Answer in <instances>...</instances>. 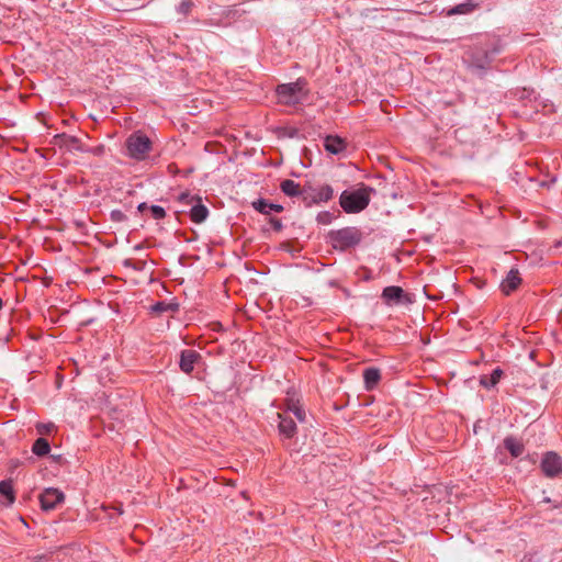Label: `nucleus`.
<instances>
[{"mask_svg": "<svg viewBox=\"0 0 562 562\" xmlns=\"http://www.w3.org/2000/svg\"><path fill=\"white\" fill-rule=\"evenodd\" d=\"M373 188L362 186L356 190H345L340 194L339 203L346 213H359L370 203V195Z\"/></svg>", "mask_w": 562, "mask_h": 562, "instance_id": "f257e3e1", "label": "nucleus"}, {"mask_svg": "<svg viewBox=\"0 0 562 562\" xmlns=\"http://www.w3.org/2000/svg\"><path fill=\"white\" fill-rule=\"evenodd\" d=\"M277 94L279 103L284 105H296L307 99V89L304 80L278 86Z\"/></svg>", "mask_w": 562, "mask_h": 562, "instance_id": "f03ea898", "label": "nucleus"}, {"mask_svg": "<svg viewBox=\"0 0 562 562\" xmlns=\"http://www.w3.org/2000/svg\"><path fill=\"white\" fill-rule=\"evenodd\" d=\"M362 234L357 227H344L328 234L329 241L335 249L347 250L361 241Z\"/></svg>", "mask_w": 562, "mask_h": 562, "instance_id": "7ed1b4c3", "label": "nucleus"}, {"mask_svg": "<svg viewBox=\"0 0 562 562\" xmlns=\"http://www.w3.org/2000/svg\"><path fill=\"white\" fill-rule=\"evenodd\" d=\"M316 134L318 137H322V135L317 133L316 128L311 124H303L301 127L285 125L277 128L278 138H312V140H316Z\"/></svg>", "mask_w": 562, "mask_h": 562, "instance_id": "20e7f679", "label": "nucleus"}, {"mask_svg": "<svg viewBox=\"0 0 562 562\" xmlns=\"http://www.w3.org/2000/svg\"><path fill=\"white\" fill-rule=\"evenodd\" d=\"M540 467L547 477H557L562 473V458L557 452L549 451L542 457Z\"/></svg>", "mask_w": 562, "mask_h": 562, "instance_id": "39448f33", "label": "nucleus"}, {"mask_svg": "<svg viewBox=\"0 0 562 562\" xmlns=\"http://www.w3.org/2000/svg\"><path fill=\"white\" fill-rule=\"evenodd\" d=\"M463 61L468 64L470 68L482 70L490 65L491 57L486 50L481 48H473L465 53Z\"/></svg>", "mask_w": 562, "mask_h": 562, "instance_id": "423d86ee", "label": "nucleus"}, {"mask_svg": "<svg viewBox=\"0 0 562 562\" xmlns=\"http://www.w3.org/2000/svg\"><path fill=\"white\" fill-rule=\"evenodd\" d=\"M65 495L61 491L48 487L40 495L41 508L45 512L53 510L58 504L63 503Z\"/></svg>", "mask_w": 562, "mask_h": 562, "instance_id": "0eeeda50", "label": "nucleus"}, {"mask_svg": "<svg viewBox=\"0 0 562 562\" xmlns=\"http://www.w3.org/2000/svg\"><path fill=\"white\" fill-rule=\"evenodd\" d=\"M381 297L386 305H398L411 302L404 290L396 285L384 288Z\"/></svg>", "mask_w": 562, "mask_h": 562, "instance_id": "6e6552de", "label": "nucleus"}, {"mask_svg": "<svg viewBox=\"0 0 562 562\" xmlns=\"http://www.w3.org/2000/svg\"><path fill=\"white\" fill-rule=\"evenodd\" d=\"M151 144L153 143H125L123 153L135 160H143L151 150Z\"/></svg>", "mask_w": 562, "mask_h": 562, "instance_id": "1a4fd4ad", "label": "nucleus"}, {"mask_svg": "<svg viewBox=\"0 0 562 562\" xmlns=\"http://www.w3.org/2000/svg\"><path fill=\"white\" fill-rule=\"evenodd\" d=\"M201 360V355L192 349H184L180 353L179 367L182 372L189 374L193 371L195 363Z\"/></svg>", "mask_w": 562, "mask_h": 562, "instance_id": "9d476101", "label": "nucleus"}, {"mask_svg": "<svg viewBox=\"0 0 562 562\" xmlns=\"http://www.w3.org/2000/svg\"><path fill=\"white\" fill-rule=\"evenodd\" d=\"M279 419V432L281 436H283L286 439H291L296 434V424L295 422L288 416L286 413H278L277 414Z\"/></svg>", "mask_w": 562, "mask_h": 562, "instance_id": "9b49d317", "label": "nucleus"}, {"mask_svg": "<svg viewBox=\"0 0 562 562\" xmlns=\"http://www.w3.org/2000/svg\"><path fill=\"white\" fill-rule=\"evenodd\" d=\"M521 283V278L517 269H510L506 278L501 283V290L505 295L516 291Z\"/></svg>", "mask_w": 562, "mask_h": 562, "instance_id": "f8f14e48", "label": "nucleus"}, {"mask_svg": "<svg viewBox=\"0 0 562 562\" xmlns=\"http://www.w3.org/2000/svg\"><path fill=\"white\" fill-rule=\"evenodd\" d=\"M381 380V371L378 368L370 367L364 369L363 371V382H364V389L367 391H372L375 389L378 383Z\"/></svg>", "mask_w": 562, "mask_h": 562, "instance_id": "ddd939ff", "label": "nucleus"}, {"mask_svg": "<svg viewBox=\"0 0 562 562\" xmlns=\"http://www.w3.org/2000/svg\"><path fill=\"white\" fill-rule=\"evenodd\" d=\"M252 207L265 215H269L271 212L280 213L283 211L281 204L271 203L265 199H258L251 203Z\"/></svg>", "mask_w": 562, "mask_h": 562, "instance_id": "4468645a", "label": "nucleus"}, {"mask_svg": "<svg viewBox=\"0 0 562 562\" xmlns=\"http://www.w3.org/2000/svg\"><path fill=\"white\" fill-rule=\"evenodd\" d=\"M281 191L290 198L303 195L304 200L307 199L305 195V190H302L300 184L291 179L283 180L280 183Z\"/></svg>", "mask_w": 562, "mask_h": 562, "instance_id": "2eb2a0df", "label": "nucleus"}, {"mask_svg": "<svg viewBox=\"0 0 562 562\" xmlns=\"http://www.w3.org/2000/svg\"><path fill=\"white\" fill-rule=\"evenodd\" d=\"M0 496L4 497L3 504L12 505L15 501V494L11 480L0 481Z\"/></svg>", "mask_w": 562, "mask_h": 562, "instance_id": "dca6fc26", "label": "nucleus"}, {"mask_svg": "<svg viewBox=\"0 0 562 562\" xmlns=\"http://www.w3.org/2000/svg\"><path fill=\"white\" fill-rule=\"evenodd\" d=\"M63 145H65L67 148L80 150V151H89L93 155L100 156L104 153V146L98 145L93 148L88 147L87 143H61L60 148H63Z\"/></svg>", "mask_w": 562, "mask_h": 562, "instance_id": "f3484780", "label": "nucleus"}, {"mask_svg": "<svg viewBox=\"0 0 562 562\" xmlns=\"http://www.w3.org/2000/svg\"><path fill=\"white\" fill-rule=\"evenodd\" d=\"M503 375V370L501 368H496L492 371L491 374L486 375H482L480 378V384L486 389H491V387H494L501 380Z\"/></svg>", "mask_w": 562, "mask_h": 562, "instance_id": "a211bd4d", "label": "nucleus"}, {"mask_svg": "<svg viewBox=\"0 0 562 562\" xmlns=\"http://www.w3.org/2000/svg\"><path fill=\"white\" fill-rule=\"evenodd\" d=\"M209 210L205 205L198 203L190 211V218L193 223L200 224L206 220Z\"/></svg>", "mask_w": 562, "mask_h": 562, "instance_id": "6ab92c4d", "label": "nucleus"}, {"mask_svg": "<svg viewBox=\"0 0 562 562\" xmlns=\"http://www.w3.org/2000/svg\"><path fill=\"white\" fill-rule=\"evenodd\" d=\"M477 8V4L473 2L472 0H468L463 3H460L456 7H453L451 10H449L448 15H454V14H468L474 11Z\"/></svg>", "mask_w": 562, "mask_h": 562, "instance_id": "aec40b11", "label": "nucleus"}, {"mask_svg": "<svg viewBox=\"0 0 562 562\" xmlns=\"http://www.w3.org/2000/svg\"><path fill=\"white\" fill-rule=\"evenodd\" d=\"M32 451L37 457H44L50 451V445L45 438H37L33 443Z\"/></svg>", "mask_w": 562, "mask_h": 562, "instance_id": "412c9836", "label": "nucleus"}, {"mask_svg": "<svg viewBox=\"0 0 562 562\" xmlns=\"http://www.w3.org/2000/svg\"><path fill=\"white\" fill-rule=\"evenodd\" d=\"M333 193L334 192L330 186H323L313 195V201L316 203L327 202L333 198Z\"/></svg>", "mask_w": 562, "mask_h": 562, "instance_id": "4be33fe9", "label": "nucleus"}, {"mask_svg": "<svg viewBox=\"0 0 562 562\" xmlns=\"http://www.w3.org/2000/svg\"><path fill=\"white\" fill-rule=\"evenodd\" d=\"M504 446L513 457H519L524 451V447L513 438H506L504 440Z\"/></svg>", "mask_w": 562, "mask_h": 562, "instance_id": "5701e85b", "label": "nucleus"}, {"mask_svg": "<svg viewBox=\"0 0 562 562\" xmlns=\"http://www.w3.org/2000/svg\"><path fill=\"white\" fill-rule=\"evenodd\" d=\"M348 143H324L325 149L331 155H340L346 151Z\"/></svg>", "mask_w": 562, "mask_h": 562, "instance_id": "b1692460", "label": "nucleus"}, {"mask_svg": "<svg viewBox=\"0 0 562 562\" xmlns=\"http://www.w3.org/2000/svg\"><path fill=\"white\" fill-rule=\"evenodd\" d=\"M193 7L194 2L192 0H182L177 7V12L183 16H187L191 13Z\"/></svg>", "mask_w": 562, "mask_h": 562, "instance_id": "393cba45", "label": "nucleus"}, {"mask_svg": "<svg viewBox=\"0 0 562 562\" xmlns=\"http://www.w3.org/2000/svg\"><path fill=\"white\" fill-rule=\"evenodd\" d=\"M288 411L293 413V415L296 417V419L301 423L305 422V412L304 409L299 406L297 404H291L288 407Z\"/></svg>", "mask_w": 562, "mask_h": 562, "instance_id": "a878e982", "label": "nucleus"}, {"mask_svg": "<svg viewBox=\"0 0 562 562\" xmlns=\"http://www.w3.org/2000/svg\"><path fill=\"white\" fill-rule=\"evenodd\" d=\"M151 311L160 314V313H164L167 311H175V307L172 304L161 301V302H157L156 304H154L151 306Z\"/></svg>", "mask_w": 562, "mask_h": 562, "instance_id": "bb28decb", "label": "nucleus"}, {"mask_svg": "<svg viewBox=\"0 0 562 562\" xmlns=\"http://www.w3.org/2000/svg\"><path fill=\"white\" fill-rule=\"evenodd\" d=\"M334 217L335 216H334L333 213H330L328 211H324V212H319L317 214L316 220L322 225H328V224H330L333 222Z\"/></svg>", "mask_w": 562, "mask_h": 562, "instance_id": "cd10ccee", "label": "nucleus"}, {"mask_svg": "<svg viewBox=\"0 0 562 562\" xmlns=\"http://www.w3.org/2000/svg\"><path fill=\"white\" fill-rule=\"evenodd\" d=\"M150 210V213H151V216L155 218V220H161L166 216V211L164 207L159 206V205H151L149 207Z\"/></svg>", "mask_w": 562, "mask_h": 562, "instance_id": "c85d7f7f", "label": "nucleus"}, {"mask_svg": "<svg viewBox=\"0 0 562 562\" xmlns=\"http://www.w3.org/2000/svg\"><path fill=\"white\" fill-rule=\"evenodd\" d=\"M36 429L41 435H48L55 429V425L53 423L38 424Z\"/></svg>", "mask_w": 562, "mask_h": 562, "instance_id": "c756f323", "label": "nucleus"}, {"mask_svg": "<svg viewBox=\"0 0 562 562\" xmlns=\"http://www.w3.org/2000/svg\"><path fill=\"white\" fill-rule=\"evenodd\" d=\"M269 223L276 232H280L283 228V224L280 218L270 217Z\"/></svg>", "mask_w": 562, "mask_h": 562, "instance_id": "7c9ffc66", "label": "nucleus"}, {"mask_svg": "<svg viewBox=\"0 0 562 562\" xmlns=\"http://www.w3.org/2000/svg\"><path fill=\"white\" fill-rule=\"evenodd\" d=\"M127 140H137V142H140V140H149V138L144 135L142 132H135L133 133L128 138Z\"/></svg>", "mask_w": 562, "mask_h": 562, "instance_id": "2f4dec72", "label": "nucleus"}, {"mask_svg": "<svg viewBox=\"0 0 562 562\" xmlns=\"http://www.w3.org/2000/svg\"><path fill=\"white\" fill-rule=\"evenodd\" d=\"M111 218L116 222H121L125 220V215L122 211L114 210L111 212Z\"/></svg>", "mask_w": 562, "mask_h": 562, "instance_id": "473e14b6", "label": "nucleus"}, {"mask_svg": "<svg viewBox=\"0 0 562 562\" xmlns=\"http://www.w3.org/2000/svg\"><path fill=\"white\" fill-rule=\"evenodd\" d=\"M34 150L38 154V156L42 159H48L49 156H50V149H37V148H34Z\"/></svg>", "mask_w": 562, "mask_h": 562, "instance_id": "72a5a7b5", "label": "nucleus"}, {"mask_svg": "<svg viewBox=\"0 0 562 562\" xmlns=\"http://www.w3.org/2000/svg\"><path fill=\"white\" fill-rule=\"evenodd\" d=\"M324 140H327V142H330V140H345L344 138H341L340 136H337V135H326L324 137Z\"/></svg>", "mask_w": 562, "mask_h": 562, "instance_id": "f704fd0d", "label": "nucleus"}, {"mask_svg": "<svg viewBox=\"0 0 562 562\" xmlns=\"http://www.w3.org/2000/svg\"><path fill=\"white\" fill-rule=\"evenodd\" d=\"M146 209H147V204L144 202L138 205V211H140V212H143Z\"/></svg>", "mask_w": 562, "mask_h": 562, "instance_id": "c9c22d12", "label": "nucleus"}, {"mask_svg": "<svg viewBox=\"0 0 562 562\" xmlns=\"http://www.w3.org/2000/svg\"><path fill=\"white\" fill-rule=\"evenodd\" d=\"M2 307H3V301H2V299L0 297V310H2Z\"/></svg>", "mask_w": 562, "mask_h": 562, "instance_id": "e433bc0d", "label": "nucleus"}, {"mask_svg": "<svg viewBox=\"0 0 562 562\" xmlns=\"http://www.w3.org/2000/svg\"><path fill=\"white\" fill-rule=\"evenodd\" d=\"M59 137H60V135H59V134L55 135V136H54V140H57Z\"/></svg>", "mask_w": 562, "mask_h": 562, "instance_id": "4c0bfd02", "label": "nucleus"}, {"mask_svg": "<svg viewBox=\"0 0 562 562\" xmlns=\"http://www.w3.org/2000/svg\"><path fill=\"white\" fill-rule=\"evenodd\" d=\"M125 266L130 267V266H131V261H130V260H126V261H125Z\"/></svg>", "mask_w": 562, "mask_h": 562, "instance_id": "58836bf2", "label": "nucleus"}]
</instances>
